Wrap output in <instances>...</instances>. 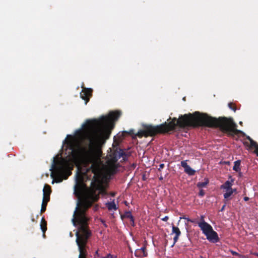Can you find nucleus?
I'll return each instance as SVG.
<instances>
[{
  "instance_id": "18",
  "label": "nucleus",
  "mask_w": 258,
  "mask_h": 258,
  "mask_svg": "<svg viewBox=\"0 0 258 258\" xmlns=\"http://www.w3.org/2000/svg\"><path fill=\"white\" fill-rule=\"evenodd\" d=\"M250 144L251 147H253L255 148V153L258 156V144L253 140H251V142H250Z\"/></svg>"
},
{
  "instance_id": "44",
  "label": "nucleus",
  "mask_w": 258,
  "mask_h": 258,
  "mask_svg": "<svg viewBox=\"0 0 258 258\" xmlns=\"http://www.w3.org/2000/svg\"><path fill=\"white\" fill-rule=\"evenodd\" d=\"M257 245H258V243H257Z\"/></svg>"
},
{
  "instance_id": "14",
  "label": "nucleus",
  "mask_w": 258,
  "mask_h": 258,
  "mask_svg": "<svg viewBox=\"0 0 258 258\" xmlns=\"http://www.w3.org/2000/svg\"><path fill=\"white\" fill-rule=\"evenodd\" d=\"M40 228L43 233V236H45V232L47 230V222L43 217L41 219Z\"/></svg>"
},
{
  "instance_id": "1",
  "label": "nucleus",
  "mask_w": 258,
  "mask_h": 258,
  "mask_svg": "<svg viewBox=\"0 0 258 258\" xmlns=\"http://www.w3.org/2000/svg\"><path fill=\"white\" fill-rule=\"evenodd\" d=\"M121 114L120 111H111L108 116H102L98 119L87 120L83 125L85 139L88 141L86 146H79L75 149L72 140L66 141L68 147L71 150L70 158L72 161L91 164L87 171L91 170L94 174L91 186L86 188L82 199L78 203L72 219L74 225H79L76 233V240L78 239L88 241L92 235L88 224L89 219L86 216V212L94 203L99 200L100 195L106 194L99 177L102 147L105 140L110 136L114 125L113 122L117 120Z\"/></svg>"
},
{
  "instance_id": "9",
  "label": "nucleus",
  "mask_w": 258,
  "mask_h": 258,
  "mask_svg": "<svg viewBox=\"0 0 258 258\" xmlns=\"http://www.w3.org/2000/svg\"><path fill=\"white\" fill-rule=\"evenodd\" d=\"M172 234H175V236L173 237V243L171 246L172 247H173L176 243V242L178 241L179 237L181 235V232L178 227H176L174 225H172Z\"/></svg>"
},
{
  "instance_id": "29",
  "label": "nucleus",
  "mask_w": 258,
  "mask_h": 258,
  "mask_svg": "<svg viewBox=\"0 0 258 258\" xmlns=\"http://www.w3.org/2000/svg\"><path fill=\"white\" fill-rule=\"evenodd\" d=\"M183 218L185 219V220H186L188 222H190L191 223H194V221L193 220H191L190 219H189L188 218L183 217Z\"/></svg>"
},
{
  "instance_id": "35",
  "label": "nucleus",
  "mask_w": 258,
  "mask_h": 258,
  "mask_svg": "<svg viewBox=\"0 0 258 258\" xmlns=\"http://www.w3.org/2000/svg\"><path fill=\"white\" fill-rule=\"evenodd\" d=\"M95 255H97V256L99 255L98 250L96 251V252H95Z\"/></svg>"
},
{
  "instance_id": "7",
  "label": "nucleus",
  "mask_w": 258,
  "mask_h": 258,
  "mask_svg": "<svg viewBox=\"0 0 258 258\" xmlns=\"http://www.w3.org/2000/svg\"><path fill=\"white\" fill-rule=\"evenodd\" d=\"M92 92L91 89L84 88L80 93V97L83 100H85V104H87L89 102L90 98L92 96Z\"/></svg>"
},
{
  "instance_id": "36",
  "label": "nucleus",
  "mask_w": 258,
  "mask_h": 258,
  "mask_svg": "<svg viewBox=\"0 0 258 258\" xmlns=\"http://www.w3.org/2000/svg\"><path fill=\"white\" fill-rule=\"evenodd\" d=\"M225 206V205H224V206L222 207V208H221V211H222L224 209Z\"/></svg>"
},
{
  "instance_id": "8",
  "label": "nucleus",
  "mask_w": 258,
  "mask_h": 258,
  "mask_svg": "<svg viewBox=\"0 0 258 258\" xmlns=\"http://www.w3.org/2000/svg\"><path fill=\"white\" fill-rule=\"evenodd\" d=\"M84 175L81 173H78L76 178L77 184L76 186L79 191L82 190L83 186H86V185L84 183Z\"/></svg>"
},
{
  "instance_id": "32",
  "label": "nucleus",
  "mask_w": 258,
  "mask_h": 258,
  "mask_svg": "<svg viewBox=\"0 0 258 258\" xmlns=\"http://www.w3.org/2000/svg\"><path fill=\"white\" fill-rule=\"evenodd\" d=\"M246 138H247V139H248V140L249 141V142H251V140H252L251 138H250V137H249V136H247V137H246Z\"/></svg>"
},
{
  "instance_id": "38",
  "label": "nucleus",
  "mask_w": 258,
  "mask_h": 258,
  "mask_svg": "<svg viewBox=\"0 0 258 258\" xmlns=\"http://www.w3.org/2000/svg\"><path fill=\"white\" fill-rule=\"evenodd\" d=\"M253 254H254V255H255V256H257V257H258V252H257V253H254Z\"/></svg>"
},
{
  "instance_id": "31",
  "label": "nucleus",
  "mask_w": 258,
  "mask_h": 258,
  "mask_svg": "<svg viewBox=\"0 0 258 258\" xmlns=\"http://www.w3.org/2000/svg\"><path fill=\"white\" fill-rule=\"evenodd\" d=\"M249 198H248V197H245L244 198V200L245 201H248L249 200Z\"/></svg>"
},
{
  "instance_id": "17",
  "label": "nucleus",
  "mask_w": 258,
  "mask_h": 258,
  "mask_svg": "<svg viewBox=\"0 0 258 258\" xmlns=\"http://www.w3.org/2000/svg\"><path fill=\"white\" fill-rule=\"evenodd\" d=\"M106 206L109 210H116L117 209L115 203L113 201L107 203L106 204Z\"/></svg>"
},
{
  "instance_id": "28",
  "label": "nucleus",
  "mask_w": 258,
  "mask_h": 258,
  "mask_svg": "<svg viewBox=\"0 0 258 258\" xmlns=\"http://www.w3.org/2000/svg\"><path fill=\"white\" fill-rule=\"evenodd\" d=\"M168 219H169V217L167 216H166L164 218L161 219V220L163 221H167Z\"/></svg>"
},
{
  "instance_id": "24",
  "label": "nucleus",
  "mask_w": 258,
  "mask_h": 258,
  "mask_svg": "<svg viewBox=\"0 0 258 258\" xmlns=\"http://www.w3.org/2000/svg\"><path fill=\"white\" fill-rule=\"evenodd\" d=\"M228 106L232 110H233L234 111H236V107L232 103H228Z\"/></svg>"
},
{
  "instance_id": "2",
  "label": "nucleus",
  "mask_w": 258,
  "mask_h": 258,
  "mask_svg": "<svg viewBox=\"0 0 258 258\" xmlns=\"http://www.w3.org/2000/svg\"><path fill=\"white\" fill-rule=\"evenodd\" d=\"M169 122H164L159 125H146L143 130L139 131L135 134V137L140 138L143 136H154L158 134H164L175 130L176 126L184 128L186 127H196L207 126L209 127L219 128L223 132L227 134L228 136L233 137L234 135L241 134V131L236 129L237 124L232 118L226 117H214L205 113L196 111L193 113H189L181 115L177 119L170 117L167 120Z\"/></svg>"
},
{
  "instance_id": "13",
  "label": "nucleus",
  "mask_w": 258,
  "mask_h": 258,
  "mask_svg": "<svg viewBox=\"0 0 258 258\" xmlns=\"http://www.w3.org/2000/svg\"><path fill=\"white\" fill-rule=\"evenodd\" d=\"M43 197H50V195L51 192L50 186L48 184H45L43 189Z\"/></svg>"
},
{
  "instance_id": "22",
  "label": "nucleus",
  "mask_w": 258,
  "mask_h": 258,
  "mask_svg": "<svg viewBox=\"0 0 258 258\" xmlns=\"http://www.w3.org/2000/svg\"><path fill=\"white\" fill-rule=\"evenodd\" d=\"M231 253L233 255H235V256H238L239 257V258H242L243 257V255L240 254L239 253H238V252L235 251H233L232 250H230Z\"/></svg>"
},
{
  "instance_id": "10",
  "label": "nucleus",
  "mask_w": 258,
  "mask_h": 258,
  "mask_svg": "<svg viewBox=\"0 0 258 258\" xmlns=\"http://www.w3.org/2000/svg\"><path fill=\"white\" fill-rule=\"evenodd\" d=\"M148 255L145 246L142 247L140 249H137L135 251V255L137 257H146Z\"/></svg>"
},
{
  "instance_id": "5",
  "label": "nucleus",
  "mask_w": 258,
  "mask_h": 258,
  "mask_svg": "<svg viewBox=\"0 0 258 258\" xmlns=\"http://www.w3.org/2000/svg\"><path fill=\"white\" fill-rule=\"evenodd\" d=\"M76 241L79 251L78 258H87L88 255L87 248L88 247L87 246L88 241L80 240L78 239V240H76Z\"/></svg>"
},
{
  "instance_id": "25",
  "label": "nucleus",
  "mask_w": 258,
  "mask_h": 258,
  "mask_svg": "<svg viewBox=\"0 0 258 258\" xmlns=\"http://www.w3.org/2000/svg\"><path fill=\"white\" fill-rule=\"evenodd\" d=\"M205 195V192L203 189H200L199 192V196L201 197H203Z\"/></svg>"
},
{
  "instance_id": "21",
  "label": "nucleus",
  "mask_w": 258,
  "mask_h": 258,
  "mask_svg": "<svg viewBox=\"0 0 258 258\" xmlns=\"http://www.w3.org/2000/svg\"><path fill=\"white\" fill-rule=\"evenodd\" d=\"M208 183V181L204 182H199L197 183V186L200 188L205 187Z\"/></svg>"
},
{
  "instance_id": "16",
  "label": "nucleus",
  "mask_w": 258,
  "mask_h": 258,
  "mask_svg": "<svg viewBox=\"0 0 258 258\" xmlns=\"http://www.w3.org/2000/svg\"><path fill=\"white\" fill-rule=\"evenodd\" d=\"M240 163H241V161L240 160L235 161L234 162V166L233 167V170L236 172H239V171H240Z\"/></svg>"
},
{
  "instance_id": "26",
  "label": "nucleus",
  "mask_w": 258,
  "mask_h": 258,
  "mask_svg": "<svg viewBox=\"0 0 258 258\" xmlns=\"http://www.w3.org/2000/svg\"><path fill=\"white\" fill-rule=\"evenodd\" d=\"M128 134L129 135H132V136H134V135L135 136V134H136L134 133V130H130L129 131V132H128Z\"/></svg>"
},
{
  "instance_id": "12",
  "label": "nucleus",
  "mask_w": 258,
  "mask_h": 258,
  "mask_svg": "<svg viewBox=\"0 0 258 258\" xmlns=\"http://www.w3.org/2000/svg\"><path fill=\"white\" fill-rule=\"evenodd\" d=\"M121 218L123 219V218H128L130 219L131 221L132 222V225L134 226V218L131 212L126 211L124 212L123 215H121Z\"/></svg>"
},
{
  "instance_id": "19",
  "label": "nucleus",
  "mask_w": 258,
  "mask_h": 258,
  "mask_svg": "<svg viewBox=\"0 0 258 258\" xmlns=\"http://www.w3.org/2000/svg\"><path fill=\"white\" fill-rule=\"evenodd\" d=\"M184 172L189 175H194L196 171L192 169L189 166L184 170Z\"/></svg>"
},
{
  "instance_id": "27",
  "label": "nucleus",
  "mask_w": 258,
  "mask_h": 258,
  "mask_svg": "<svg viewBox=\"0 0 258 258\" xmlns=\"http://www.w3.org/2000/svg\"><path fill=\"white\" fill-rule=\"evenodd\" d=\"M164 167V164L162 163L159 165V168H158V170L161 171L162 169Z\"/></svg>"
},
{
  "instance_id": "6",
  "label": "nucleus",
  "mask_w": 258,
  "mask_h": 258,
  "mask_svg": "<svg viewBox=\"0 0 258 258\" xmlns=\"http://www.w3.org/2000/svg\"><path fill=\"white\" fill-rule=\"evenodd\" d=\"M52 168L54 169V172L58 176L63 175L67 171V166L63 162L55 164L54 161Z\"/></svg>"
},
{
  "instance_id": "41",
  "label": "nucleus",
  "mask_w": 258,
  "mask_h": 258,
  "mask_svg": "<svg viewBox=\"0 0 258 258\" xmlns=\"http://www.w3.org/2000/svg\"><path fill=\"white\" fill-rule=\"evenodd\" d=\"M62 181V179H60L58 181V182H60V181Z\"/></svg>"
},
{
  "instance_id": "23",
  "label": "nucleus",
  "mask_w": 258,
  "mask_h": 258,
  "mask_svg": "<svg viewBox=\"0 0 258 258\" xmlns=\"http://www.w3.org/2000/svg\"><path fill=\"white\" fill-rule=\"evenodd\" d=\"M181 166L184 168V170L189 166L186 163V161H182L181 162Z\"/></svg>"
},
{
  "instance_id": "37",
  "label": "nucleus",
  "mask_w": 258,
  "mask_h": 258,
  "mask_svg": "<svg viewBox=\"0 0 258 258\" xmlns=\"http://www.w3.org/2000/svg\"><path fill=\"white\" fill-rule=\"evenodd\" d=\"M53 174H54L53 172H52L51 173V176L52 177H53Z\"/></svg>"
},
{
  "instance_id": "11",
  "label": "nucleus",
  "mask_w": 258,
  "mask_h": 258,
  "mask_svg": "<svg viewBox=\"0 0 258 258\" xmlns=\"http://www.w3.org/2000/svg\"><path fill=\"white\" fill-rule=\"evenodd\" d=\"M49 201L50 197H43L41 208L40 210L41 213H44L46 211L47 203Z\"/></svg>"
},
{
  "instance_id": "15",
  "label": "nucleus",
  "mask_w": 258,
  "mask_h": 258,
  "mask_svg": "<svg viewBox=\"0 0 258 258\" xmlns=\"http://www.w3.org/2000/svg\"><path fill=\"white\" fill-rule=\"evenodd\" d=\"M233 180H231V181H226L221 186V188L229 190L232 189L231 186L232 185V182Z\"/></svg>"
},
{
  "instance_id": "39",
  "label": "nucleus",
  "mask_w": 258,
  "mask_h": 258,
  "mask_svg": "<svg viewBox=\"0 0 258 258\" xmlns=\"http://www.w3.org/2000/svg\"><path fill=\"white\" fill-rule=\"evenodd\" d=\"M233 192H236V189L235 188V189H233Z\"/></svg>"
},
{
  "instance_id": "30",
  "label": "nucleus",
  "mask_w": 258,
  "mask_h": 258,
  "mask_svg": "<svg viewBox=\"0 0 258 258\" xmlns=\"http://www.w3.org/2000/svg\"><path fill=\"white\" fill-rule=\"evenodd\" d=\"M113 255L111 254H108L106 256L103 257L102 258H111Z\"/></svg>"
},
{
  "instance_id": "4",
  "label": "nucleus",
  "mask_w": 258,
  "mask_h": 258,
  "mask_svg": "<svg viewBox=\"0 0 258 258\" xmlns=\"http://www.w3.org/2000/svg\"><path fill=\"white\" fill-rule=\"evenodd\" d=\"M110 156V158L107 161V163L110 166L115 167L116 163L119 159L122 157L123 160H125L128 155L123 150L119 149V150L116 149Z\"/></svg>"
},
{
  "instance_id": "33",
  "label": "nucleus",
  "mask_w": 258,
  "mask_h": 258,
  "mask_svg": "<svg viewBox=\"0 0 258 258\" xmlns=\"http://www.w3.org/2000/svg\"><path fill=\"white\" fill-rule=\"evenodd\" d=\"M238 175L239 177H241L242 176V173L240 172V171L238 172Z\"/></svg>"
},
{
  "instance_id": "34",
  "label": "nucleus",
  "mask_w": 258,
  "mask_h": 258,
  "mask_svg": "<svg viewBox=\"0 0 258 258\" xmlns=\"http://www.w3.org/2000/svg\"><path fill=\"white\" fill-rule=\"evenodd\" d=\"M201 219L202 221V222L205 221H204V216H201Z\"/></svg>"
},
{
  "instance_id": "40",
  "label": "nucleus",
  "mask_w": 258,
  "mask_h": 258,
  "mask_svg": "<svg viewBox=\"0 0 258 258\" xmlns=\"http://www.w3.org/2000/svg\"><path fill=\"white\" fill-rule=\"evenodd\" d=\"M239 124H240V125H242V121H240V122H239Z\"/></svg>"
},
{
  "instance_id": "42",
  "label": "nucleus",
  "mask_w": 258,
  "mask_h": 258,
  "mask_svg": "<svg viewBox=\"0 0 258 258\" xmlns=\"http://www.w3.org/2000/svg\"><path fill=\"white\" fill-rule=\"evenodd\" d=\"M32 221H33V222L34 221V218H32Z\"/></svg>"
},
{
  "instance_id": "20",
  "label": "nucleus",
  "mask_w": 258,
  "mask_h": 258,
  "mask_svg": "<svg viewBox=\"0 0 258 258\" xmlns=\"http://www.w3.org/2000/svg\"><path fill=\"white\" fill-rule=\"evenodd\" d=\"M233 193V190L232 188L229 190H226V192L224 194V198L225 199H228L232 195Z\"/></svg>"
},
{
  "instance_id": "3",
  "label": "nucleus",
  "mask_w": 258,
  "mask_h": 258,
  "mask_svg": "<svg viewBox=\"0 0 258 258\" xmlns=\"http://www.w3.org/2000/svg\"><path fill=\"white\" fill-rule=\"evenodd\" d=\"M198 226L209 241L215 243L219 241L218 234L214 231L212 227L209 224L205 221L200 222L198 223Z\"/></svg>"
},
{
  "instance_id": "43",
  "label": "nucleus",
  "mask_w": 258,
  "mask_h": 258,
  "mask_svg": "<svg viewBox=\"0 0 258 258\" xmlns=\"http://www.w3.org/2000/svg\"><path fill=\"white\" fill-rule=\"evenodd\" d=\"M163 179V178H162V177H160V180H161V179Z\"/></svg>"
}]
</instances>
